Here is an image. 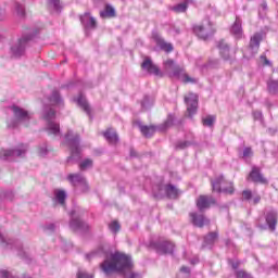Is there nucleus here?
<instances>
[{
    "label": "nucleus",
    "instance_id": "f257e3e1",
    "mask_svg": "<svg viewBox=\"0 0 278 278\" xmlns=\"http://www.w3.org/2000/svg\"><path fill=\"white\" fill-rule=\"evenodd\" d=\"M100 268L108 277L113 273H122L126 278H140V275L131 271L132 263L130 257L118 252L110 255V258L100 264Z\"/></svg>",
    "mask_w": 278,
    "mask_h": 278
},
{
    "label": "nucleus",
    "instance_id": "f03ea898",
    "mask_svg": "<svg viewBox=\"0 0 278 278\" xmlns=\"http://www.w3.org/2000/svg\"><path fill=\"white\" fill-rule=\"evenodd\" d=\"M193 34L195 37L207 40L211 38L214 34H216V28L214 27L211 20H203L202 23L195 24L193 26Z\"/></svg>",
    "mask_w": 278,
    "mask_h": 278
},
{
    "label": "nucleus",
    "instance_id": "7ed1b4c3",
    "mask_svg": "<svg viewBox=\"0 0 278 278\" xmlns=\"http://www.w3.org/2000/svg\"><path fill=\"white\" fill-rule=\"evenodd\" d=\"M212 189L213 192H223L229 195L235 193V186L231 181L226 180L223 175H218L214 180H212Z\"/></svg>",
    "mask_w": 278,
    "mask_h": 278
},
{
    "label": "nucleus",
    "instance_id": "20e7f679",
    "mask_svg": "<svg viewBox=\"0 0 278 278\" xmlns=\"http://www.w3.org/2000/svg\"><path fill=\"white\" fill-rule=\"evenodd\" d=\"M247 181H251L256 185H268V180L261 173V168L253 166L250 174H248Z\"/></svg>",
    "mask_w": 278,
    "mask_h": 278
},
{
    "label": "nucleus",
    "instance_id": "39448f33",
    "mask_svg": "<svg viewBox=\"0 0 278 278\" xmlns=\"http://www.w3.org/2000/svg\"><path fill=\"white\" fill-rule=\"evenodd\" d=\"M216 205V200L212 195H199L195 200V206L200 212L211 208V206Z\"/></svg>",
    "mask_w": 278,
    "mask_h": 278
},
{
    "label": "nucleus",
    "instance_id": "423d86ee",
    "mask_svg": "<svg viewBox=\"0 0 278 278\" xmlns=\"http://www.w3.org/2000/svg\"><path fill=\"white\" fill-rule=\"evenodd\" d=\"M185 103L187 104V113L189 116L197 114L198 111V94L197 93H187L185 97Z\"/></svg>",
    "mask_w": 278,
    "mask_h": 278
},
{
    "label": "nucleus",
    "instance_id": "0eeeda50",
    "mask_svg": "<svg viewBox=\"0 0 278 278\" xmlns=\"http://www.w3.org/2000/svg\"><path fill=\"white\" fill-rule=\"evenodd\" d=\"M43 118H46V121L48 122V134L50 135H56L60 132V125L56 123H53L51 121H53L55 118V112L54 110H50L45 116Z\"/></svg>",
    "mask_w": 278,
    "mask_h": 278
},
{
    "label": "nucleus",
    "instance_id": "6e6552de",
    "mask_svg": "<svg viewBox=\"0 0 278 278\" xmlns=\"http://www.w3.org/2000/svg\"><path fill=\"white\" fill-rule=\"evenodd\" d=\"M191 224H193L195 227L202 229L205 225H211V219L206 218L203 214H198L194 212H191L189 214Z\"/></svg>",
    "mask_w": 278,
    "mask_h": 278
},
{
    "label": "nucleus",
    "instance_id": "1a4fd4ad",
    "mask_svg": "<svg viewBox=\"0 0 278 278\" xmlns=\"http://www.w3.org/2000/svg\"><path fill=\"white\" fill-rule=\"evenodd\" d=\"M141 68L143 71H147L148 74H150V75H155V76H160V77L163 76V74L160 71V67L156 66L155 64H153V61H151L150 58H146V60H143V62L141 64Z\"/></svg>",
    "mask_w": 278,
    "mask_h": 278
},
{
    "label": "nucleus",
    "instance_id": "9d476101",
    "mask_svg": "<svg viewBox=\"0 0 278 278\" xmlns=\"http://www.w3.org/2000/svg\"><path fill=\"white\" fill-rule=\"evenodd\" d=\"M152 40L156 42V46L160 47V49L163 52H173L174 51V46L170 42L165 41L161 36L156 33L152 34Z\"/></svg>",
    "mask_w": 278,
    "mask_h": 278
},
{
    "label": "nucleus",
    "instance_id": "9b49d317",
    "mask_svg": "<svg viewBox=\"0 0 278 278\" xmlns=\"http://www.w3.org/2000/svg\"><path fill=\"white\" fill-rule=\"evenodd\" d=\"M80 23L86 29H97L98 22L90 13H84L80 15Z\"/></svg>",
    "mask_w": 278,
    "mask_h": 278
},
{
    "label": "nucleus",
    "instance_id": "f8f14e48",
    "mask_svg": "<svg viewBox=\"0 0 278 278\" xmlns=\"http://www.w3.org/2000/svg\"><path fill=\"white\" fill-rule=\"evenodd\" d=\"M265 222L267 227H269L270 232H275L277 230L278 225V214L275 211H269L265 215Z\"/></svg>",
    "mask_w": 278,
    "mask_h": 278
},
{
    "label": "nucleus",
    "instance_id": "ddd939ff",
    "mask_svg": "<svg viewBox=\"0 0 278 278\" xmlns=\"http://www.w3.org/2000/svg\"><path fill=\"white\" fill-rule=\"evenodd\" d=\"M172 76L181 79L184 84H197V79L190 77L182 67L176 66Z\"/></svg>",
    "mask_w": 278,
    "mask_h": 278
},
{
    "label": "nucleus",
    "instance_id": "4468645a",
    "mask_svg": "<svg viewBox=\"0 0 278 278\" xmlns=\"http://www.w3.org/2000/svg\"><path fill=\"white\" fill-rule=\"evenodd\" d=\"M26 151H27L26 146L21 144V146H18V149H15V150H2V151H0V156L5 157V159L7 157H12L14 155L21 156V155L25 154Z\"/></svg>",
    "mask_w": 278,
    "mask_h": 278
},
{
    "label": "nucleus",
    "instance_id": "2eb2a0df",
    "mask_svg": "<svg viewBox=\"0 0 278 278\" xmlns=\"http://www.w3.org/2000/svg\"><path fill=\"white\" fill-rule=\"evenodd\" d=\"M89 229L88 224L81 222L79 218L72 219V230H74V232H87Z\"/></svg>",
    "mask_w": 278,
    "mask_h": 278
},
{
    "label": "nucleus",
    "instance_id": "dca6fc26",
    "mask_svg": "<svg viewBox=\"0 0 278 278\" xmlns=\"http://www.w3.org/2000/svg\"><path fill=\"white\" fill-rule=\"evenodd\" d=\"M74 101L78 103V106L81 108V110L85 111L87 115L90 116L92 110L90 109L87 99L81 93L78 96V98H75Z\"/></svg>",
    "mask_w": 278,
    "mask_h": 278
},
{
    "label": "nucleus",
    "instance_id": "f3484780",
    "mask_svg": "<svg viewBox=\"0 0 278 278\" xmlns=\"http://www.w3.org/2000/svg\"><path fill=\"white\" fill-rule=\"evenodd\" d=\"M12 111H13L14 117L17 118V121L30 119L29 112H27L18 106H12Z\"/></svg>",
    "mask_w": 278,
    "mask_h": 278
},
{
    "label": "nucleus",
    "instance_id": "a211bd4d",
    "mask_svg": "<svg viewBox=\"0 0 278 278\" xmlns=\"http://www.w3.org/2000/svg\"><path fill=\"white\" fill-rule=\"evenodd\" d=\"M174 243L169 241H163L157 245V253L160 254H173L174 251Z\"/></svg>",
    "mask_w": 278,
    "mask_h": 278
},
{
    "label": "nucleus",
    "instance_id": "6ab92c4d",
    "mask_svg": "<svg viewBox=\"0 0 278 278\" xmlns=\"http://www.w3.org/2000/svg\"><path fill=\"white\" fill-rule=\"evenodd\" d=\"M71 181L76 187L78 186V187L83 188L84 190L88 189L87 180L79 174L71 175Z\"/></svg>",
    "mask_w": 278,
    "mask_h": 278
},
{
    "label": "nucleus",
    "instance_id": "aec40b11",
    "mask_svg": "<svg viewBox=\"0 0 278 278\" xmlns=\"http://www.w3.org/2000/svg\"><path fill=\"white\" fill-rule=\"evenodd\" d=\"M167 199H178L179 190L174 185L167 184L164 187Z\"/></svg>",
    "mask_w": 278,
    "mask_h": 278
},
{
    "label": "nucleus",
    "instance_id": "412c9836",
    "mask_svg": "<svg viewBox=\"0 0 278 278\" xmlns=\"http://www.w3.org/2000/svg\"><path fill=\"white\" fill-rule=\"evenodd\" d=\"M103 137L111 144H117V142H118V136H117L116 131H114L112 128H109L108 130H105L103 132Z\"/></svg>",
    "mask_w": 278,
    "mask_h": 278
},
{
    "label": "nucleus",
    "instance_id": "4be33fe9",
    "mask_svg": "<svg viewBox=\"0 0 278 278\" xmlns=\"http://www.w3.org/2000/svg\"><path fill=\"white\" fill-rule=\"evenodd\" d=\"M263 41V34L255 33L250 39V48L251 49H260V45Z\"/></svg>",
    "mask_w": 278,
    "mask_h": 278
},
{
    "label": "nucleus",
    "instance_id": "5701e85b",
    "mask_svg": "<svg viewBox=\"0 0 278 278\" xmlns=\"http://www.w3.org/2000/svg\"><path fill=\"white\" fill-rule=\"evenodd\" d=\"M116 16V11L112 5H105L104 11L100 12L102 18H113Z\"/></svg>",
    "mask_w": 278,
    "mask_h": 278
},
{
    "label": "nucleus",
    "instance_id": "b1692460",
    "mask_svg": "<svg viewBox=\"0 0 278 278\" xmlns=\"http://www.w3.org/2000/svg\"><path fill=\"white\" fill-rule=\"evenodd\" d=\"M139 130L146 138H151L155 134V126H139Z\"/></svg>",
    "mask_w": 278,
    "mask_h": 278
},
{
    "label": "nucleus",
    "instance_id": "393cba45",
    "mask_svg": "<svg viewBox=\"0 0 278 278\" xmlns=\"http://www.w3.org/2000/svg\"><path fill=\"white\" fill-rule=\"evenodd\" d=\"M231 34L237 39H241L242 38V25H241V23L239 21H236V23H233V25L231 27Z\"/></svg>",
    "mask_w": 278,
    "mask_h": 278
},
{
    "label": "nucleus",
    "instance_id": "a878e982",
    "mask_svg": "<svg viewBox=\"0 0 278 278\" xmlns=\"http://www.w3.org/2000/svg\"><path fill=\"white\" fill-rule=\"evenodd\" d=\"M54 195L55 202L60 203L61 206H65L66 193L64 192V190H55Z\"/></svg>",
    "mask_w": 278,
    "mask_h": 278
},
{
    "label": "nucleus",
    "instance_id": "bb28decb",
    "mask_svg": "<svg viewBox=\"0 0 278 278\" xmlns=\"http://www.w3.org/2000/svg\"><path fill=\"white\" fill-rule=\"evenodd\" d=\"M72 159L80 154V147L78 139H72L71 142Z\"/></svg>",
    "mask_w": 278,
    "mask_h": 278
},
{
    "label": "nucleus",
    "instance_id": "cd10ccee",
    "mask_svg": "<svg viewBox=\"0 0 278 278\" xmlns=\"http://www.w3.org/2000/svg\"><path fill=\"white\" fill-rule=\"evenodd\" d=\"M175 67H180V66L175 65V61L172 59H167L166 61L163 62V68L166 72L172 71V76L174 75Z\"/></svg>",
    "mask_w": 278,
    "mask_h": 278
},
{
    "label": "nucleus",
    "instance_id": "c85d7f7f",
    "mask_svg": "<svg viewBox=\"0 0 278 278\" xmlns=\"http://www.w3.org/2000/svg\"><path fill=\"white\" fill-rule=\"evenodd\" d=\"M25 39H20L18 47L13 48L14 55L18 56L22 55L23 52H25Z\"/></svg>",
    "mask_w": 278,
    "mask_h": 278
},
{
    "label": "nucleus",
    "instance_id": "c756f323",
    "mask_svg": "<svg viewBox=\"0 0 278 278\" xmlns=\"http://www.w3.org/2000/svg\"><path fill=\"white\" fill-rule=\"evenodd\" d=\"M93 161L90 159H86L79 163V169L80 170H88L89 168H92Z\"/></svg>",
    "mask_w": 278,
    "mask_h": 278
},
{
    "label": "nucleus",
    "instance_id": "7c9ffc66",
    "mask_svg": "<svg viewBox=\"0 0 278 278\" xmlns=\"http://www.w3.org/2000/svg\"><path fill=\"white\" fill-rule=\"evenodd\" d=\"M219 48V53L224 56L225 60H228L229 59V46L223 43H219L218 46Z\"/></svg>",
    "mask_w": 278,
    "mask_h": 278
},
{
    "label": "nucleus",
    "instance_id": "2f4dec72",
    "mask_svg": "<svg viewBox=\"0 0 278 278\" xmlns=\"http://www.w3.org/2000/svg\"><path fill=\"white\" fill-rule=\"evenodd\" d=\"M267 90H269V92L271 94H277L278 93V81L269 80V83H267Z\"/></svg>",
    "mask_w": 278,
    "mask_h": 278
},
{
    "label": "nucleus",
    "instance_id": "473e14b6",
    "mask_svg": "<svg viewBox=\"0 0 278 278\" xmlns=\"http://www.w3.org/2000/svg\"><path fill=\"white\" fill-rule=\"evenodd\" d=\"M217 239H218V233L217 232H208V235L205 236L204 241L207 244H213L217 241Z\"/></svg>",
    "mask_w": 278,
    "mask_h": 278
},
{
    "label": "nucleus",
    "instance_id": "72a5a7b5",
    "mask_svg": "<svg viewBox=\"0 0 278 278\" xmlns=\"http://www.w3.org/2000/svg\"><path fill=\"white\" fill-rule=\"evenodd\" d=\"M187 9H188V3L185 2V3H180L178 5L173 7L172 11H174V12L179 14V13H186Z\"/></svg>",
    "mask_w": 278,
    "mask_h": 278
},
{
    "label": "nucleus",
    "instance_id": "f704fd0d",
    "mask_svg": "<svg viewBox=\"0 0 278 278\" xmlns=\"http://www.w3.org/2000/svg\"><path fill=\"white\" fill-rule=\"evenodd\" d=\"M48 8L54 9L58 12L61 9L60 0H48Z\"/></svg>",
    "mask_w": 278,
    "mask_h": 278
},
{
    "label": "nucleus",
    "instance_id": "c9c22d12",
    "mask_svg": "<svg viewBox=\"0 0 278 278\" xmlns=\"http://www.w3.org/2000/svg\"><path fill=\"white\" fill-rule=\"evenodd\" d=\"M109 229L110 231L117 233L118 231H121V224L117 220H113L112 223H110Z\"/></svg>",
    "mask_w": 278,
    "mask_h": 278
},
{
    "label": "nucleus",
    "instance_id": "e433bc0d",
    "mask_svg": "<svg viewBox=\"0 0 278 278\" xmlns=\"http://www.w3.org/2000/svg\"><path fill=\"white\" fill-rule=\"evenodd\" d=\"M216 122V116L208 115L203 119V126L212 127L213 124Z\"/></svg>",
    "mask_w": 278,
    "mask_h": 278
},
{
    "label": "nucleus",
    "instance_id": "4c0bfd02",
    "mask_svg": "<svg viewBox=\"0 0 278 278\" xmlns=\"http://www.w3.org/2000/svg\"><path fill=\"white\" fill-rule=\"evenodd\" d=\"M77 278H93V274H88L87 270L80 269L78 274H76Z\"/></svg>",
    "mask_w": 278,
    "mask_h": 278
},
{
    "label": "nucleus",
    "instance_id": "58836bf2",
    "mask_svg": "<svg viewBox=\"0 0 278 278\" xmlns=\"http://www.w3.org/2000/svg\"><path fill=\"white\" fill-rule=\"evenodd\" d=\"M237 278H253L250 274H248L245 270H237L236 273Z\"/></svg>",
    "mask_w": 278,
    "mask_h": 278
},
{
    "label": "nucleus",
    "instance_id": "ea45409f",
    "mask_svg": "<svg viewBox=\"0 0 278 278\" xmlns=\"http://www.w3.org/2000/svg\"><path fill=\"white\" fill-rule=\"evenodd\" d=\"M253 198V192L251 190H243L242 191V199L250 201Z\"/></svg>",
    "mask_w": 278,
    "mask_h": 278
},
{
    "label": "nucleus",
    "instance_id": "a19ab883",
    "mask_svg": "<svg viewBox=\"0 0 278 278\" xmlns=\"http://www.w3.org/2000/svg\"><path fill=\"white\" fill-rule=\"evenodd\" d=\"M253 155V150L251 148L243 149V157H250Z\"/></svg>",
    "mask_w": 278,
    "mask_h": 278
},
{
    "label": "nucleus",
    "instance_id": "79ce46f5",
    "mask_svg": "<svg viewBox=\"0 0 278 278\" xmlns=\"http://www.w3.org/2000/svg\"><path fill=\"white\" fill-rule=\"evenodd\" d=\"M51 102L52 104H56L60 102V96L58 92H54V94L52 96Z\"/></svg>",
    "mask_w": 278,
    "mask_h": 278
},
{
    "label": "nucleus",
    "instance_id": "37998d69",
    "mask_svg": "<svg viewBox=\"0 0 278 278\" xmlns=\"http://www.w3.org/2000/svg\"><path fill=\"white\" fill-rule=\"evenodd\" d=\"M180 273H185L187 275H190V269L188 266H181L180 267Z\"/></svg>",
    "mask_w": 278,
    "mask_h": 278
},
{
    "label": "nucleus",
    "instance_id": "c03bdc74",
    "mask_svg": "<svg viewBox=\"0 0 278 278\" xmlns=\"http://www.w3.org/2000/svg\"><path fill=\"white\" fill-rule=\"evenodd\" d=\"M0 276H2V278H8L9 277V271L2 270V271H0Z\"/></svg>",
    "mask_w": 278,
    "mask_h": 278
},
{
    "label": "nucleus",
    "instance_id": "a18cd8bd",
    "mask_svg": "<svg viewBox=\"0 0 278 278\" xmlns=\"http://www.w3.org/2000/svg\"><path fill=\"white\" fill-rule=\"evenodd\" d=\"M261 201V197L256 195L255 198H253V204H258Z\"/></svg>",
    "mask_w": 278,
    "mask_h": 278
},
{
    "label": "nucleus",
    "instance_id": "49530a36",
    "mask_svg": "<svg viewBox=\"0 0 278 278\" xmlns=\"http://www.w3.org/2000/svg\"><path fill=\"white\" fill-rule=\"evenodd\" d=\"M240 266V262L231 263V267L237 269Z\"/></svg>",
    "mask_w": 278,
    "mask_h": 278
},
{
    "label": "nucleus",
    "instance_id": "de8ad7c7",
    "mask_svg": "<svg viewBox=\"0 0 278 278\" xmlns=\"http://www.w3.org/2000/svg\"><path fill=\"white\" fill-rule=\"evenodd\" d=\"M186 147H188V142H184L178 146L179 149H185Z\"/></svg>",
    "mask_w": 278,
    "mask_h": 278
},
{
    "label": "nucleus",
    "instance_id": "09e8293b",
    "mask_svg": "<svg viewBox=\"0 0 278 278\" xmlns=\"http://www.w3.org/2000/svg\"><path fill=\"white\" fill-rule=\"evenodd\" d=\"M262 60H264L266 64L269 63V61L266 59V56H262Z\"/></svg>",
    "mask_w": 278,
    "mask_h": 278
},
{
    "label": "nucleus",
    "instance_id": "8fccbe9b",
    "mask_svg": "<svg viewBox=\"0 0 278 278\" xmlns=\"http://www.w3.org/2000/svg\"><path fill=\"white\" fill-rule=\"evenodd\" d=\"M1 241H3V237H2V235H0V242H1Z\"/></svg>",
    "mask_w": 278,
    "mask_h": 278
},
{
    "label": "nucleus",
    "instance_id": "3c124183",
    "mask_svg": "<svg viewBox=\"0 0 278 278\" xmlns=\"http://www.w3.org/2000/svg\"><path fill=\"white\" fill-rule=\"evenodd\" d=\"M24 14V11H23V9H22V15Z\"/></svg>",
    "mask_w": 278,
    "mask_h": 278
},
{
    "label": "nucleus",
    "instance_id": "603ef678",
    "mask_svg": "<svg viewBox=\"0 0 278 278\" xmlns=\"http://www.w3.org/2000/svg\"><path fill=\"white\" fill-rule=\"evenodd\" d=\"M27 278H30V277H27Z\"/></svg>",
    "mask_w": 278,
    "mask_h": 278
}]
</instances>
